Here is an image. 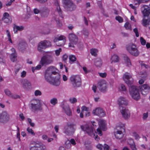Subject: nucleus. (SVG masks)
I'll use <instances>...</instances> for the list:
<instances>
[{
    "label": "nucleus",
    "mask_w": 150,
    "mask_h": 150,
    "mask_svg": "<svg viewBox=\"0 0 150 150\" xmlns=\"http://www.w3.org/2000/svg\"><path fill=\"white\" fill-rule=\"evenodd\" d=\"M35 95L36 96H40L42 94L41 92L39 90H36L34 92Z\"/></svg>",
    "instance_id": "nucleus-47"
},
{
    "label": "nucleus",
    "mask_w": 150,
    "mask_h": 150,
    "mask_svg": "<svg viewBox=\"0 0 150 150\" xmlns=\"http://www.w3.org/2000/svg\"><path fill=\"white\" fill-rule=\"evenodd\" d=\"M101 129L100 128H98L97 129V132L100 136L102 135V132Z\"/></svg>",
    "instance_id": "nucleus-62"
},
{
    "label": "nucleus",
    "mask_w": 150,
    "mask_h": 150,
    "mask_svg": "<svg viewBox=\"0 0 150 150\" xmlns=\"http://www.w3.org/2000/svg\"><path fill=\"white\" fill-rule=\"evenodd\" d=\"M118 103L123 117L125 119L129 118L130 116L129 111L125 107L128 104L127 100L125 98L121 97L118 100Z\"/></svg>",
    "instance_id": "nucleus-2"
},
{
    "label": "nucleus",
    "mask_w": 150,
    "mask_h": 150,
    "mask_svg": "<svg viewBox=\"0 0 150 150\" xmlns=\"http://www.w3.org/2000/svg\"><path fill=\"white\" fill-rule=\"evenodd\" d=\"M88 110L89 108L85 106H83L81 107V111H83V112L84 111L88 112Z\"/></svg>",
    "instance_id": "nucleus-56"
},
{
    "label": "nucleus",
    "mask_w": 150,
    "mask_h": 150,
    "mask_svg": "<svg viewBox=\"0 0 150 150\" xmlns=\"http://www.w3.org/2000/svg\"><path fill=\"white\" fill-rule=\"evenodd\" d=\"M57 99L56 98H52L51 99L50 101L51 103L53 105H55L57 103Z\"/></svg>",
    "instance_id": "nucleus-37"
},
{
    "label": "nucleus",
    "mask_w": 150,
    "mask_h": 150,
    "mask_svg": "<svg viewBox=\"0 0 150 150\" xmlns=\"http://www.w3.org/2000/svg\"><path fill=\"white\" fill-rule=\"evenodd\" d=\"M119 90L122 91H125L126 90V88L125 85L123 84H121L120 88H119Z\"/></svg>",
    "instance_id": "nucleus-50"
},
{
    "label": "nucleus",
    "mask_w": 150,
    "mask_h": 150,
    "mask_svg": "<svg viewBox=\"0 0 150 150\" xmlns=\"http://www.w3.org/2000/svg\"><path fill=\"white\" fill-rule=\"evenodd\" d=\"M126 48L127 51L133 55L137 56L139 54L135 45L131 43L127 45L126 47Z\"/></svg>",
    "instance_id": "nucleus-9"
},
{
    "label": "nucleus",
    "mask_w": 150,
    "mask_h": 150,
    "mask_svg": "<svg viewBox=\"0 0 150 150\" xmlns=\"http://www.w3.org/2000/svg\"><path fill=\"white\" fill-rule=\"evenodd\" d=\"M17 53H11L10 55V58L13 62H14L16 60Z\"/></svg>",
    "instance_id": "nucleus-34"
},
{
    "label": "nucleus",
    "mask_w": 150,
    "mask_h": 150,
    "mask_svg": "<svg viewBox=\"0 0 150 150\" xmlns=\"http://www.w3.org/2000/svg\"><path fill=\"white\" fill-rule=\"evenodd\" d=\"M58 70L53 66L48 67L45 73L46 81L52 85L58 86L60 84V76L57 71Z\"/></svg>",
    "instance_id": "nucleus-1"
},
{
    "label": "nucleus",
    "mask_w": 150,
    "mask_h": 150,
    "mask_svg": "<svg viewBox=\"0 0 150 150\" xmlns=\"http://www.w3.org/2000/svg\"><path fill=\"white\" fill-rule=\"evenodd\" d=\"M31 108L34 111L41 110H42L40 100L38 99H34L32 100L31 104Z\"/></svg>",
    "instance_id": "nucleus-10"
},
{
    "label": "nucleus",
    "mask_w": 150,
    "mask_h": 150,
    "mask_svg": "<svg viewBox=\"0 0 150 150\" xmlns=\"http://www.w3.org/2000/svg\"><path fill=\"white\" fill-rule=\"evenodd\" d=\"M1 20L5 23H9L11 22L12 19L8 13L5 12L4 13Z\"/></svg>",
    "instance_id": "nucleus-20"
},
{
    "label": "nucleus",
    "mask_w": 150,
    "mask_h": 150,
    "mask_svg": "<svg viewBox=\"0 0 150 150\" xmlns=\"http://www.w3.org/2000/svg\"><path fill=\"white\" fill-rule=\"evenodd\" d=\"M4 92L6 95L10 97L12 93L8 89H6L4 90Z\"/></svg>",
    "instance_id": "nucleus-44"
},
{
    "label": "nucleus",
    "mask_w": 150,
    "mask_h": 150,
    "mask_svg": "<svg viewBox=\"0 0 150 150\" xmlns=\"http://www.w3.org/2000/svg\"><path fill=\"white\" fill-rule=\"evenodd\" d=\"M139 63L140 64L141 67H144L145 68L147 69L149 67L148 65L146 64L143 63V62L142 61H139Z\"/></svg>",
    "instance_id": "nucleus-40"
},
{
    "label": "nucleus",
    "mask_w": 150,
    "mask_h": 150,
    "mask_svg": "<svg viewBox=\"0 0 150 150\" xmlns=\"http://www.w3.org/2000/svg\"><path fill=\"white\" fill-rule=\"evenodd\" d=\"M144 17H148L150 15V8L149 7L145 8L142 11Z\"/></svg>",
    "instance_id": "nucleus-29"
},
{
    "label": "nucleus",
    "mask_w": 150,
    "mask_h": 150,
    "mask_svg": "<svg viewBox=\"0 0 150 150\" xmlns=\"http://www.w3.org/2000/svg\"><path fill=\"white\" fill-rule=\"evenodd\" d=\"M54 41L56 43V44L58 46H63L66 41L65 37L63 35H61L58 37L55 38Z\"/></svg>",
    "instance_id": "nucleus-13"
},
{
    "label": "nucleus",
    "mask_w": 150,
    "mask_h": 150,
    "mask_svg": "<svg viewBox=\"0 0 150 150\" xmlns=\"http://www.w3.org/2000/svg\"><path fill=\"white\" fill-rule=\"evenodd\" d=\"M99 128L101 130L105 131L107 130L106 121L103 120H101L98 122Z\"/></svg>",
    "instance_id": "nucleus-23"
},
{
    "label": "nucleus",
    "mask_w": 150,
    "mask_h": 150,
    "mask_svg": "<svg viewBox=\"0 0 150 150\" xmlns=\"http://www.w3.org/2000/svg\"><path fill=\"white\" fill-rule=\"evenodd\" d=\"M93 114L100 117H103L105 116V113L103 110L100 108H96L93 111Z\"/></svg>",
    "instance_id": "nucleus-18"
},
{
    "label": "nucleus",
    "mask_w": 150,
    "mask_h": 150,
    "mask_svg": "<svg viewBox=\"0 0 150 150\" xmlns=\"http://www.w3.org/2000/svg\"><path fill=\"white\" fill-rule=\"evenodd\" d=\"M57 17L58 16H56L54 18V19L55 21H56L58 26L59 27H60L62 26V23L59 20L58 18H57Z\"/></svg>",
    "instance_id": "nucleus-38"
},
{
    "label": "nucleus",
    "mask_w": 150,
    "mask_h": 150,
    "mask_svg": "<svg viewBox=\"0 0 150 150\" xmlns=\"http://www.w3.org/2000/svg\"><path fill=\"white\" fill-rule=\"evenodd\" d=\"M103 150H109L110 147L108 145L105 144L103 146Z\"/></svg>",
    "instance_id": "nucleus-61"
},
{
    "label": "nucleus",
    "mask_w": 150,
    "mask_h": 150,
    "mask_svg": "<svg viewBox=\"0 0 150 150\" xmlns=\"http://www.w3.org/2000/svg\"><path fill=\"white\" fill-rule=\"evenodd\" d=\"M148 117V112L145 113L143 114V119L146 120Z\"/></svg>",
    "instance_id": "nucleus-64"
},
{
    "label": "nucleus",
    "mask_w": 150,
    "mask_h": 150,
    "mask_svg": "<svg viewBox=\"0 0 150 150\" xmlns=\"http://www.w3.org/2000/svg\"><path fill=\"white\" fill-rule=\"evenodd\" d=\"M27 46V44L25 41L22 40L18 44V48L20 50L22 51L25 49Z\"/></svg>",
    "instance_id": "nucleus-25"
},
{
    "label": "nucleus",
    "mask_w": 150,
    "mask_h": 150,
    "mask_svg": "<svg viewBox=\"0 0 150 150\" xmlns=\"http://www.w3.org/2000/svg\"><path fill=\"white\" fill-rule=\"evenodd\" d=\"M81 128L82 131L86 132L89 135L92 136L94 132V128L92 126L86 125L80 126Z\"/></svg>",
    "instance_id": "nucleus-12"
},
{
    "label": "nucleus",
    "mask_w": 150,
    "mask_h": 150,
    "mask_svg": "<svg viewBox=\"0 0 150 150\" xmlns=\"http://www.w3.org/2000/svg\"><path fill=\"white\" fill-rule=\"evenodd\" d=\"M73 145H75L76 144L75 140L73 139H71L69 141Z\"/></svg>",
    "instance_id": "nucleus-63"
},
{
    "label": "nucleus",
    "mask_w": 150,
    "mask_h": 150,
    "mask_svg": "<svg viewBox=\"0 0 150 150\" xmlns=\"http://www.w3.org/2000/svg\"><path fill=\"white\" fill-rule=\"evenodd\" d=\"M103 146L101 144H98L96 146V148L99 150H103Z\"/></svg>",
    "instance_id": "nucleus-57"
},
{
    "label": "nucleus",
    "mask_w": 150,
    "mask_h": 150,
    "mask_svg": "<svg viewBox=\"0 0 150 150\" xmlns=\"http://www.w3.org/2000/svg\"><path fill=\"white\" fill-rule=\"evenodd\" d=\"M95 64L97 67H100L102 65V62L100 60L96 61L95 62Z\"/></svg>",
    "instance_id": "nucleus-43"
},
{
    "label": "nucleus",
    "mask_w": 150,
    "mask_h": 150,
    "mask_svg": "<svg viewBox=\"0 0 150 150\" xmlns=\"http://www.w3.org/2000/svg\"><path fill=\"white\" fill-rule=\"evenodd\" d=\"M142 25L144 27H146L147 25L149 24V20L146 18V17H144L142 21Z\"/></svg>",
    "instance_id": "nucleus-32"
},
{
    "label": "nucleus",
    "mask_w": 150,
    "mask_h": 150,
    "mask_svg": "<svg viewBox=\"0 0 150 150\" xmlns=\"http://www.w3.org/2000/svg\"><path fill=\"white\" fill-rule=\"evenodd\" d=\"M30 150H46L45 146L39 142H34L31 143L29 146Z\"/></svg>",
    "instance_id": "nucleus-7"
},
{
    "label": "nucleus",
    "mask_w": 150,
    "mask_h": 150,
    "mask_svg": "<svg viewBox=\"0 0 150 150\" xmlns=\"http://www.w3.org/2000/svg\"><path fill=\"white\" fill-rule=\"evenodd\" d=\"M54 61L52 55L50 54H46L43 56L41 59L40 64L42 67H46L53 62Z\"/></svg>",
    "instance_id": "nucleus-3"
},
{
    "label": "nucleus",
    "mask_w": 150,
    "mask_h": 150,
    "mask_svg": "<svg viewBox=\"0 0 150 150\" xmlns=\"http://www.w3.org/2000/svg\"><path fill=\"white\" fill-rule=\"evenodd\" d=\"M21 83L23 85V87L27 90H29L31 88L30 82L26 79H22Z\"/></svg>",
    "instance_id": "nucleus-21"
},
{
    "label": "nucleus",
    "mask_w": 150,
    "mask_h": 150,
    "mask_svg": "<svg viewBox=\"0 0 150 150\" xmlns=\"http://www.w3.org/2000/svg\"><path fill=\"white\" fill-rule=\"evenodd\" d=\"M142 94L144 96H146L150 92V87L147 84H143L139 87Z\"/></svg>",
    "instance_id": "nucleus-15"
},
{
    "label": "nucleus",
    "mask_w": 150,
    "mask_h": 150,
    "mask_svg": "<svg viewBox=\"0 0 150 150\" xmlns=\"http://www.w3.org/2000/svg\"><path fill=\"white\" fill-rule=\"evenodd\" d=\"M24 29V27L23 26H20L16 25L15 24L14 25L13 27V30L15 33H17L18 31H22Z\"/></svg>",
    "instance_id": "nucleus-28"
},
{
    "label": "nucleus",
    "mask_w": 150,
    "mask_h": 150,
    "mask_svg": "<svg viewBox=\"0 0 150 150\" xmlns=\"http://www.w3.org/2000/svg\"><path fill=\"white\" fill-rule=\"evenodd\" d=\"M110 59L112 60L111 63H112L113 62H118L119 60V58L117 55L115 54L112 56Z\"/></svg>",
    "instance_id": "nucleus-31"
},
{
    "label": "nucleus",
    "mask_w": 150,
    "mask_h": 150,
    "mask_svg": "<svg viewBox=\"0 0 150 150\" xmlns=\"http://www.w3.org/2000/svg\"><path fill=\"white\" fill-rule=\"evenodd\" d=\"M26 71H23L21 73V77L22 78L25 77L26 76Z\"/></svg>",
    "instance_id": "nucleus-59"
},
{
    "label": "nucleus",
    "mask_w": 150,
    "mask_h": 150,
    "mask_svg": "<svg viewBox=\"0 0 150 150\" xmlns=\"http://www.w3.org/2000/svg\"><path fill=\"white\" fill-rule=\"evenodd\" d=\"M70 80L74 87H79L81 85V79L79 75H72L70 78Z\"/></svg>",
    "instance_id": "nucleus-8"
},
{
    "label": "nucleus",
    "mask_w": 150,
    "mask_h": 150,
    "mask_svg": "<svg viewBox=\"0 0 150 150\" xmlns=\"http://www.w3.org/2000/svg\"><path fill=\"white\" fill-rule=\"evenodd\" d=\"M50 10L48 8L43 7L40 8V15L42 18H46L49 16Z\"/></svg>",
    "instance_id": "nucleus-19"
},
{
    "label": "nucleus",
    "mask_w": 150,
    "mask_h": 150,
    "mask_svg": "<svg viewBox=\"0 0 150 150\" xmlns=\"http://www.w3.org/2000/svg\"><path fill=\"white\" fill-rule=\"evenodd\" d=\"M133 135L136 139H139L140 138L139 135L136 132H134L133 133Z\"/></svg>",
    "instance_id": "nucleus-49"
},
{
    "label": "nucleus",
    "mask_w": 150,
    "mask_h": 150,
    "mask_svg": "<svg viewBox=\"0 0 150 150\" xmlns=\"http://www.w3.org/2000/svg\"><path fill=\"white\" fill-rule=\"evenodd\" d=\"M69 38L70 42L69 44V47H74V45H76L78 42V39L77 36L75 34L71 33L69 35Z\"/></svg>",
    "instance_id": "nucleus-11"
},
{
    "label": "nucleus",
    "mask_w": 150,
    "mask_h": 150,
    "mask_svg": "<svg viewBox=\"0 0 150 150\" xmlns=\"http://www.w3.org/2000/svg\"><path fill=\"white\" fill-rule=\"evenodd\" d=\"M47 48L44 41H41L38 45V49L39 52H42L43 50Z\"/></svg>",
    "instance_id": "nucleus-27"
},
{
    "label": "nucleus",
    "mask_w": 150,
    "mask_h": 150,
    "mask_svg": "<svg viewBox=\"0 0 150 150\" xmlns=\"http://www.w3.org/2000/svg\"><path fill=\"white\" fill-rule=\"evenodd\" d=\"M62 51L61 48H59V49L55 51V53L57 56H59L60 54V52Z\"/></svg>",
    "instance_id": "nucleus-52"
},
{
    "label": "nucleus",
    "mask_w": 150,
    "mask_h": 150,
    "mask_svg": "<svg viewBox=\"0 0 150 150\" xmlns=\"http://www.w3.org/2000/svg\"><path fill=\"white\" fill-rule=\"evenodd\" d=\"M62 107L64 110V112L68 116H71L72 115V112L68 105H64V104L61 105Z\"/></svg>",
    "instance_id": "nucleus-24"
},
{
    "label": "nucleus",
    "mask_w": 150,
    "mask_h": 150,
    "mask_svg": "<svg viewBox=\"0 0 150 150\" xmlns=\"http://www.w3.org/2000/svg\"><path fill=\"white\" fill-rule=\"evenodd\" d=\"M33 12L35 14H38L39 13H40V10L37 8H35L33 9Z\"/></svg>",
    "instance_id": "nucleus-53"
},
{
    "label": "nucleus",
    "mask_w": 150,
    "mask_h": 150,
    "mask_svg": "<svg viewBox=\"0 0 150 150\" xmlns=\"http://www.w3.org/2000/svg\"><path fill=\"white\" fill-rule=\"evenodd\" d=\"M120 127V130H118L117 132H114V135L117 139H121L123 136L122 130V129L125 130V125H123L122 126Z\"/></svg>",
    "instance_id": "nucleus-22"
},
{
    "label": "nucleus",
    "mask_w": 150,
    "mask_h": 150,
    "mask_svg": "<svg viewBox=\"0 0 150 150\" xmlns=\"http://www.w3.org/2000/svg\"><path fill=\"white\" fill-rule=\"evenodd\" d=\"M124 59L127 64V65H131V64L129 58L127 56L125 55L124 57Z\"/></svg>",
    "instance_id": "nucleus-35"
},
{
    "label": "nucleus",
    "mask_w": 150,
    "mask_h": 150,
    "mask_svg": "<svg viewBox=\"0 0 150 150\" xmlns=\"http://www.w3.org/2000/svg\"><path fill=\"white\" fill-rule=\"evenodd\" d=\"M133 31L135 33L136 37H139V35L137 28H134L133 30Z\"/></svg>",
    "instance_id": "nucleus-51"
},
{
    "label": "nucleus",
    "mask_w": 150,
    "mask_h": 150,
    "mask_svg": "<svg viewBox=\"0 0 150 150\" xmlns=\"http://www.w3.org/2000/svg\"><path fill=\"white\" fill-rule=\"evenodd\" d=\"M10 97H11L12 98L16 99L18 98H20V97L18 95L16 94H12L10 96Z\"/></svg>",
    "instance_id": "nucleus-54"
},
{
    "label": "nucleus",
    "mask_w": 150,
    "mask_h": 150,
    "mask_svg": "<svg viewBox=\"0 0 150 150\" xmlns=\"http://www.w3.org/2000/svg\"><path fill=\"white\" fill-rule=\"evenodd\" d=\"M98 87L100 91L103 92L106 91L107 89L106 81L104 80L99 81L98 83Z\"/></svg>",
    "instance_id": "nucleus-16"
},
{
    "label": "nucleus",
    "mask_w": 150,
    "mask_h": 150,
    "mask_svg": "<svg viewBox=\"0 0 150 150\" xmlns=\"http://www.w3.org/2000/svg\"><path fill=\"white\" fill-rule=\"evenodd\" d=\"M115 19L116 20L118 21L119 23H122L123 21L122 18L119 16H116L115 17Z\"/></svg>",
    "instance_id": "nucleus-46"
},
{
    "label": "nucleus",
    "mask_w": 150,
    "mask_h": 150,
    "mask_svg": "<svg viewBox=\"0 0 150 150\" xmlns=\"http://www.w3.org/2000/svg\"><path fill=\"white\" fill-rule=\"evenodd\" d=\"M140 41L141 44L143 45H144L146 43V41L142 37L140 38Z\"/></svg>",
    "instance_id": "nucleus-45"
},
{
    "label": "nucleus",
    "mask_w": 150,
    "mask_h": 150,
    "mask_svg": "<svg viewBox=\"0 0 150 150\" xmlns=\"http://www.w3.org/2000/svg\"><path fill=\"white\" fill-rule=\"evenodd\" d=\"M39 32L40 33L45 35L48 34L50 33V31L49 30L44 28L40 29Z\"/></svg>",
    "instance_id": "nucleus-33"
},
{
    "label": "nucleus",
    "mask_w": 150,
    "mask_h": 150,
    "mask_svg": "<svg viewBox=\"0 0 150 150\" xmlns=\"http://www.w3.org/2000/svg\"><path fill=\"white\" fill-rule=\"evenodd\" d=\"M75 126V125L73 123H67L64 127V133L68 135L72 134L76 130Z\"/></svg>",
    "instance_id": "nucleus-6"
},
{
    "label": "nucleus",
    "mask_w": 150,
    "mask_h": 150,
    "mask_svg": "<svg viewBox=\"0 0 150 150\" xmlns=\"http://www.w3.org/2000/svg\"><path fill=\"white\" fill-rule=\"evenodd\" d=\"M54 4L55 6H56V10L59 16L62 18H63V17L62 14V11L60 8L59 1L57 0H56L55 1Z\"/></svg>",
    "instance_id": "nucleus-26"
},
{
    "label": "nucleus",
    "mask_w": 150,
    "mask_h": 150,
    "mask_svg": "<svg viewBox=\"0 0 150 150\" xmlns=\"http://www.w3.org/2000/svg\"><path fill=\"white\" fill-rule=\"evenodd\" d=\"M63 6L67 11H71L75 10L76 6L71 0H62Z\"/></svg>",
    "instance_id": "nucleus-4"
},
{
    "label": "nucleus",
    "mask_w": 150,
    "mask_h": 150,
    "mask_svg": "<svg viewBox=\"0 0 150 150\" xmlns=\"http://www.w3.org/2000/svg\"><path fill=\"white\" fill-rule=\"evenodd\" d=\"M129 92L132 98L137 100L140 98V94L137 87L131 86L129 89Z\"/></svg>",
    "instance_id": "nucleus-5"
},
{
    "label": "nucleus",
    "mask_w": 150,
    "mask_h": 150,
    "mask_svg": "<svg viewBox=\"0 0 150 150\" xmlns=\"http://www.w3.org/2000/svg\"><path fill=\"white\" fill-rule=\"evenodd\" d=\"M136 1L139 4L142 3H146L147 1H150V0H136Z\"/></svg>",
    "instance_id": "nucleus-60"
},
{
    "label": "nucleus",
    "mask_w": 150,
    "mask_h": 150,
    "mask_svg": "<svg viewBox=\"0 0 150 150\" xmlns=\"http://www.w3.org/2000/svg\"><path fill=\"white\" fill-rule=\"evenodd\" d=\"M123 79L125 82L129 86L132 84L133 80L131 76L127 72L126 73L123 75Z\"/></svg>",
    "instance_id": "nucleus-17"
},
{
    "label": "nucleus",
    "mask_w": 150,
    "mask_h": 150,
    "mask_svg": "<svg viewBox=\"0 0 150 150\" xmlns=\"http://www.w3.org/2000/svg\"><path fill=\"white\" fill-rule=\"evenodd\" d=\"M91 53L92 55L94 56H96L97 55V53L98 52V50L95 49H92L91 50Z\"/></svg>",
    "instance_id": "nucleus-36"
},
{
    "label": "nucleus",
    "mask_w": 150,
    "mask_h": 150,
    "mask_svg": "<svg viewBox=\"0 0 150 150\" xmlns=\"http://www.w3.org/2000/svg\"><path fill=\"white\" fill-rule=\"evenodd\" d=\"M69 63L72 64L74 63L76 60V58L75 56L72 54L69 56Z\"/></svg>",
    "instance_id": "nucleus-30"
},
{
    "label": "nucleus",
    "mask_w": 150,
    "mask_h": 150,
    "mask_svg": "<svg viewBox=\"0 0 150 150\" xmlns=\"http://www.w3.org/2000/svg\"><path fill=\"white\" fill-rule=\"evenodd\" d=\"M45 42L46 48L50 47L52 45L51 42L49 41L45 40L44 41Z\"/></svg>",
    "instance_id": "nucleus-41"
},
{
    "label": "nucleus",
    "mask_w": 150,
    "mask_h": 150,
    "mask_svg": "<svg viewBox=\"0 0 150 150\" xmlns=\"http://www.w3.org/2000/svg\"><path fill=\"white\" fill-rule=\"evenodd\" d=\"M9 116L7 113L5 111L3 112L0 114V122L5 123L9 120Z\"/></svg>",
    "instance_id": "nucleus-14"
},
{
    "label": "nucleus",
    "mask_w": 150,
    "mask_h": 150,
    "mask_svg": "<svg viewBox=\"0 0 150 150\" xmlns=\"http://www.w3.org/2000/svg\"><path fill=\"white\" fill-rule=\"evenodd\" d=\"M68 56L67 54H64L62 56V60L64 62H66Z\"/></svg>",
    "instance_id": "nucleus-55"
},
{
    "label": "nucleus",
    "mask_w": 150,
    "mask_h": 150,
    "mask_svg": "<svg viewBox=\"0 0 150 150\" xmlns=\"http://www.w3.org/2000/svg\"><path fill=\"white\" fill-rule=\"evenodd\" d=\"M27 131L29 133H30L32 135H35V133H34V132L33 131V130L32 129L30 128L29 127H28L27 128Z\"/></svg>",
    "instance_id": "nucleus-48"
},
{
    "label": "nucleus",
    "mask_w": 150,
    "mask_h": 150,
    "mask_svg": "<svg viewBox=\"0 0 150 150\" xmlns=\"http://www.w3.org/2000/svg\"><path fill=\"white\" fill-rule=\"evenodd\" d=\"M70 102L71 103H74L77 101V99L75 98H71L69 99Z\"/></svg>",
    "instance_id": "nucleus-42"
},
{
    "label": "nucleus",
    "mask_w": 150,
    "mask_h": 150,
    "mask_svg": "<svg viewBox=\"0 0 150 150\" xmlns=\"http://www.w3.org/2000/svg\"><path fill=\"white\" fill-rule=\"evenodd\" d=\"M124 26L126 30H132L131 27L129 23L126 22L124 25Z\"/></svg>",
    "instance_id": "nucleus-39"
},
{
    "label": "nucleus",
    "mask_w": 150,
    "mask_h": 150,
    "mask_svg": "<svg viewBox=\"0 0 150 150\" xmlns=\"http://www.w3.org/2000/svg\"><path fill=\"white\" fill-rule=\"evenodd\" d=\"M99 76L102 78H105L107 76V74L106 73H99Z\"/></svg>",
    "instance_id": "nucleus-58"
}]
</instances>
